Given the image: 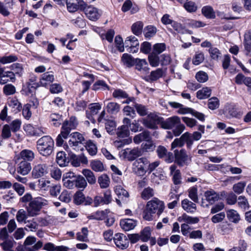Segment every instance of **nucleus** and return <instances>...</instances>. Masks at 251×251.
<instances>
[{
	"label": "nucleus",
	"mask_w": 251,
	"mask_h": 251,
	"mask_svg": "<svg viewBox=\"0 0 251 251\" xmlns=\"http://www.w3.org/2000/svg\"><path fill=\"white\" fill-rule=\"evenodd\" d=\"M165 206L164 202L156 198L147 202L143 212V218L148 221H152L155 218V214L159 216L163 212Z\"/></svg>",
	"instance_id": "obj_1"
},
{
	"label": "nucleus",
	"mask_w": 251,
	"mask_h": 251,
	"mask_svg": "<svg viewBox=\"0 0 251 251\" xmlns=\"http://www.w3.org/2000/svg\"><path fill=\"white\" fill-rule=\"evenodd\" d=\"M54 146V141L50 136H44L37 142V149L43 156H49L51 154Z\"/></svg>",
	"instance_id": "obj_2"
},
{
	"label": "nucleus",
	"mask_w": 251,
	"mask_h": 251,
	"mask_svg": "<svg viewBox=\"0 0 251 251\" xmlns=\"http://www.w3.org/2000/svg\"><path fill=\"white\" fill-rule=\"evenodd\" d=\"M47 200L42 197H37L33 199L29 203L27 211L30 216L38 215L43 207L48 205Z\"/></svg>",
	"instance_id": "obj_3"
},
{
	"label": "nucleus",
	"mask_w": 251,
	"mask_h": 251,
	"mask_svg": "<svg viewBox=\"0 0 251 251\" xmlns=\"http://www.w3.org/2000/svg\"><path fill=\"white\" fill-rule=\"evenodd\" d=\"M85 141L83 135L79 132H75L71 134L68 144L73 150L76 151H82L84 147Z\"/></svg>",
	"instance_id": "obj_4"
},
{
	"label": "nucleus",
	"mask_w": 251,
	"mask_h": 251,
	"mask_svg": "<svg viewBox=\"0 0 251 251\" xmlns=\"http://www.w3.org/2000/svg\"><path fill=\"white\" fill-rule=\"evenodd\" d=\"M149 161L145 157H141L136 160L132 164L133 172L138 176H143L147 173L146 166Z\"/></svg>",
	"instance_id": "obj_5"
},
{
	"label": "nucleus",
	"mask_w": 251,
	"mask_h": 251,
	"mask_svg": "<svg viewBox=\"0 0 251 251\" xmlns=\"http://www.w3.org/2000/svg\"><path fill=\"white\" fill-rule=\"evenodd\" d=\"M174 156L175 163L180 167L188 165L191 162V157L187 154L184 149L175 150Z\"/></svg>",
	"instance_id": "obj_6"
},
{
	"label": "nucleus",
	"mask_w": 251,
	"mask_h": 251,
	"mask_svg": "<svg viewBox=\"0 0 251 251\" xmlns=\"http://www.w3.org/2000/svg\"><path fill=\"white\" fill-rule=\"evenodd\" d=\"M48 173V166L44 163H36L33 165L31 175L34 179L46 176Z\"/></svg>",
	"instance_id": "obj_7"
},
{
	"label": "nucleus",
	"mask_w": 251,
	"mask_h": 251,
	"mask_svg": "<svg viewBox=\"0 0 251 251\" xmlns=\"http://www.w3.org/2000/svg\"><path fill=\"white\" fill-rule=\"evenodd\" d=\"M119 154L120 157L124 159H126L128 161H133L141 155L142 153L141 150L137 148H134L132 149L126 148L122 150Z\"/></svg>",
	"instance_id": "obj_8"
},
{
	"label": "nucleus",
	"mask_w": 251,
	"mask_h": 251,
	"mask_svg": "<svg viewBox=\"0 0 251 251\" xmlns=\"http://www.w3.org/2000/svg\"><path fill=\"white\" fill-rule=\"evenodd\" d=\"M81 8L83 9L87 18L91 21L97 20L100 16L99 10L92 6H87L83 3L81 4Z\"/></svg>",
	"instance_id": "obj_9"
},
{
	"label": "nucleus",
	"mask_w": 251,
	"mask_h": 251,
	"mask_svg": "<svg viewBox=\"0 0 251 251\" xmlns=\"http://www.w3.org/2000/svg\"><path fill=\"white\" fill-rule=\"evenodd\" d=\"M126 51L129 52L135 53L138 50L139 43L136 37L130 36L126 38L124 43Z\"/></svg>",
	"instance_id": "obj_10"
},
{
	"label": "nucleus",
	"mask_w": 251,
	"mask_h": 251,
	"mask_svg": "<svg viewBox=\"0 0 251 251\" xmlns=\"http://www.w3.org/2000/svg\"><path fill=\"white\" fill-rule=\"evenodd\" d=\"M114 242L116 246L122 250L127 249L129 246L128 239L123 233H118L115 234L114 236Z\"/></svg>",
	"instance_id": "obj_11"
},
{
	"label": "nucleus",
	"mask_w": 251,
	"mask_h": 251,
	"mask_svg": "<svg viewBox=\"0 0 251 251\" xmlns=\"http://www.w3.org/2000/svg\"><path fill=\"white\" fill-rule=\"evenodd\" d=\"M74 202L77 205H90L93 202V200L89 197H85L81 191H77L74 195Z\"/></svg>",
	"instance_id": "obj_12"
},
{
	"label": "nucleus",
	"mask_w": 251,
	"mask_h": 251,
	"mask_svg": "<svg viewBox=\"0 0 251 251\" xmlns=\"http://www.w3.org/2000/svg\"><path fill=\"white\" fill-rule=\"evenodd\" d=\"M77 122L75 117H71L69 121H65L61 128V130L66 133L70 134L72 129L75 128Z\"/></svg>",
	"instance_id": "obj_13"
},
{
	"label": "nucleus",
	"mask_w": 251,
	"mask_h": 251,
	"mask_svg": "<svg viewBox=\"0 0 251 251\" xmlns=\"http://www.w3.org/2000/svg\"><path fill=\"white\" fill-rule=\"evenodd\" d=\"M138 221L132 219H122L120 222L121 228L126 231H128L135 228L137 225Z\"/></svg>",
	"instance_id": "obj_14"
},
{
	"label": "nucleus",
	"mask_w": 251,
	"mask_h": 251,
	"mask_svg": "<svg viewBox=\"0 0 251 251\" xmlns=\"http://www.w3.org/2000/svg\"><path fill=\"white\" fill-rule=\"evenodd\" d=\"M180 123V118L174 116L167 119L161 123V126L165 129H172L174 128L178 124Z\"/></svg>",
	"instance_id": "obj_15"
},
{
	"label": "nucleus",
	"mask_w": 251,
	"mask_h": 251,
	"mask_svg": "<svg viewBox=\"0 0 251 251\" xmlns=\"http://www.w3.org/2000/svg\"><path fill=\"white\" fill-rule=\"evenodd\" d=\"M157 119V117L155 114L150 113L146 118L143 119V124L148 128L155 129L157 127L156 124Z\"/></svg>",
	"instance_id": "obj_16"
},
{
	"label": "nucleus",
	"mask_w": 251,
	"mask_h": 251,
	"mask_svg": "<svg viewBox=\"0 0 251 251\" xmlns=\"http://www.w3.org/2000/svg\"><path fill=\"white\" fill-rule=\"evenodd\" d=\"M170 174L173 176V180L175 185H178L181 183V176L180 172L177 169V167L175 165H172L170 167Z\"/></svg>",
	"instance_id": "obj_17"
},
{
	"label": "nucleus",
	"mask_w": 251,
	"mask_h": 251,
	"mask_svg": "<svg viewBox=\"0 0 251 251\" xmlns=\"http://www.w3.org/2000/svg\"><path fill=\"white\" fill-rule=\"evenodd\" d=\"M134 65L136 70L143 73L146 74L150 70L148 63L145 59L136 58Z\"/></svg>",
	"instance_id": "obj_18"
},
{
	"label": "nucleus",
	"mask_w": 251,
	"mask_h": 251,
	"mask_svg": "<svg viewBox=\"0 0 251 251\" xmlns=\"http://www.w3.org/2000/svg\"><path fill=\"white\" fill-rule=\"evenodd\" d=\"M31 170V166L30 163L22 161L18 164L17 168V172L23 176L27 175Z\"/></svg>",
	"instance_id": "obj_19"
},
{
	"label": "nucleus",
	"mask_w": 251,
	"mask_h": 251,
	"mask_svg": "<svg viewBox=\"0 0 251 251\" xmlns=\"http://www.w3.org/2000/svg\"><path fill=\"white\" fill-rule=\"evenodd\" d=\"M54 80V75L50 72H46L42 74L40 78L41 86L46 87Z\"/></svg>",
	"instance_id": "obj_20"
},
{
	"label": "nucleus",
	"mask_w": 251,
	"mask_h": 251,
	"mask_svg": "<svg viewBox=\"0 0 251 251\" xmlns=\"http://www.w3.org/2000/svg\"><path fill=\"white\" fill-rule=\"evenodd\" d=\"M181 206L182 208L188 213H194L196 210L195 203L186 199L182 201Z\"/></svg>",
	"instance_id": "obj_21"
},
{
	"label": "nucleus",
	"mask_w": 251,
	"mask_h": 251,
	"mask_svg": "<svg viewBox=\"0 0 251 251\" xmlns=\"http://www.w3.org/2000/svg\"><path fill=\"white\" fill-rule=\"evenodd\" d=\"M206 200L211 204L214 203L219 199V195L213 190L207 191L204 193Z\"/></svg>",
	"instance_id": "obj_22"
},
{
	"label": "nucleus",
	"mask_w": 251,
	"mask_h": 251,
	"mask_svg": "<svg viewBox=\"0 0 251 251\" xmlns=\"http://www.w3.org/2000/svg\"><path fill=\"white\" fill-rule=\"evenodd\" d=\"M8 106L13 112L17 113L22 109V105L16 98H9L8 101Z\"/></svg>",
	"instance_id": "obj_23"
},
{
	"label": "nucleus",
	"mask_w": 251,
	"mask_h": 251,
	"mask_svg": "<svg viewBox=\"0 0 251 251\" xmlns=\"http://www.w3.org/2000/svg\"><path fill=\"white\" fill-rule=\"evenodd\" d=\"M43 249L47 251H68L69 248L64 246H56L53 243L48 242L44 245Z\"/></svg>",
	"instance_id": "obj_24"
},
{
	"label": "nucleus",
	"mask_w": 251,
	"mask_h": 251,
	"mask_svg": "<svg viewBox=\"0 0 251 251\" xmlns=\"http://www.w3.org/2000/svg\"><path fill=\"white\" fill-rule=\"evenodd\" d=\"M151 137L148 131H144L136 135L133 138V141L135 144H139L143 141L150 140Z\"/></svg>",
	"instance_id": "obj_25"
},
{
	"label": "nucleus",
	"mask_w": 251,
	"mask_h": 251,
	"mask_svg": "<svg viewBox=\"0 0 251 251\" xmlns=\"http://www.w3.org/2000/svg\"><path fill=\"white\" fill-rule=\"evenodd\" d=\"M20 156L23 161H32L35 157V154L31 150L25 149L21 151Z\"/></svg>",
	"instance_id": "obj_26"
},
{
	"label": "nucleus",
	"mask_w": 251,
	"mask_h": 251,
	"mask_svg": "<svg viewBox=\"0 0 251 251\" xmlns=\"http://www.w3.org/2000/svg\"><path fill=\"white\" fill-rule=\"evenodd\" d=\"M106 110L111 114H116L120 109L121 105L116 102H108L106 105Z\"/></svg>",
	"instance_id": "obj_27"
},
{
	"label": "nucleus",
	"mask_w": 251,
	"mask_h": 251,
	"mask_svg": "<svg viewBox=\"0 0 251 251\" xmlns=\"http://www.w3.org/2000/svg\"><path fill=\"white\" fill-rule=\"evenodd\" d=\"M178 220L180 222H184L186 224H195L198 223L200 220L199 218L196 217H191L186 214H183L182 216L178 218Z\"/></svg>",
	"instance_id": "obj_28"
},
{
	"label": "nucleus",
	"mask_w": 251,
	"mask_h": 251,
	"mask_svg": "<svg viewBox=\"0 0 251 251\" xmlns=\"http://www.w3.org/2000/svg\"><path fill=\"white\" fill-rule=\"evenodd\" d=\"M98 182L101 189H105L109 186L110 179L106 174H102L98 177Z\"/></svg>",
	"instance_id": "obj_29"
},
{
	"label": "nucleus",
	"mask_w": 251,
	"mask_h": 251,
	"mask_svg": "<svg viewBox=\"0 0 251 251\" xmlns=\"http://www.w3.org/2000/svg\"><path fill=\"white\" fill-rule=\"evenodd\" d=\"M136 58H134L128 53H124L122 57V61L124 64L127 67H131L135 65Z\"/></svg>",
	"instance_id": "obj_30"
},
{
	"label": "nucleus",
	"mask_w": 251,
	"mask_h": 251,
	"mask_svg": "<svg viewBox=\"0 0 251 251\" xmlns=\"http://www.w3.org/2000/svg\"><path fill=\"white\" fill-rule=\"evenodd\" d=\"M56 160L60 167L66 166L69 163V159L66 157L64 151H59L57 153Z\"/></svg>",
	"instance_id": "obj_31"
},
{
	"label": "nucleus",
	"mask_w": 251,
	"mask_h": 251,
	"mask_svg": "<svg viewBox=\"0 0 251 251\" xmlns=\"http://www.w3.org/2000/svg\"><path fill=\"white\" fill-rule=\"evenodd\" d=\"M76 239L78 241L83 242H88V230L87 228L83 227L81 228V231L77 232Z\"/></svg>",
	"instance_id": "obj_32"
},
{
	"label": "nucleus",
	"mask_w": 251,
	"mask_h": 251,
	"mask_svg": "<svg viewBox=\"0 0 251 251\" xmlns=\"http://www.w3.org/2000/svg\"><path fill=\"white\" fill-rule=\"evenodd\" d=\"M226 216L229 221L234 223H237L240 220L238 213L235 210L230 209L226 211Z\"/></svg>",
	"instance_id": "obj_33"
},
{
	"label": "nucleus",
	"mask_w": 251,
	"mask_h": 251,
	"mask_svg": "<svg viewBox=\"0 0 251 251\" xmlns=\"http://www.w3.org/2000/svg\"><path fill=\"white\" fill-rule=\"evenodd\" d=\"M148 60L150 65L152 67L159 66L160 63L159 56L154 52H151L148 55Z\"/></svg>",
	"instance_id": "obj_34"
},
{
	"label": "nucleus",
	"mask_w": 251,
	"mask_h": 251,
	"mask_svg": "<svg viewBox=\"0 0 251 251\" xmlns=\"http://www.w3.org/2000/svg\"><path fill=\"white\" fill-rule=\"evenodd\" d=\"M211 90L209 87H204L197 92V97L200 100L205 99L211 95Z\"/></svg>",
	"instance_id": "obj_35"
},
{
	"label": "nucleus",
	"mask_w": 251,
	"mask_h": 251,
	"mask_svg": "<svg viewBox=\"0 0 251 251\" xmlns=\"http://www.w3.org/2000/svg\"><path fill=\"white\" fill-rule=\"evenodd\" d=\"M151 228L149 226L145 227L140 231L141 240L144 242H148L151 237Z\"/></svg>",
	"instance_id": "obj_36"
},
{
	"label": "nucleus",
	"mask_w": 251,
	"mask_h": 251,
	"mask_svg": "<svg viewBox=\"0 0 251 251\" xmlns=\"http://www.w3.org/2000/svg\"><path fill=\"white\" fill-rule=\"evenodd\" d=\"M202 14L208 19H214L215 18V13L210 6H205L201 9Z\"/></svg>",
	"instance_id": "obj_37"
},
{
	"label": "nucleus",
	"mask_w": 251,
	"mask_h": 251,
	"mask_svg": "<svg viewBox=\"0 0 251 251\" xmlns=\"http://www.w3.org/2000/svg\"><path fill=\"white\" fill-rule=\"evenodd\" d=\"M164 74V71L162 69L158 68L154 71L151 72L148 76L149 79L151 81H155L162 77Z\"/></svg>",
	"instance_id": "obj_38"
},
{
	"label": "nucleus",
	"mask_w": 251,
	"mask_h": 251,
	"mask_svg": "<svg viewBox=\"0 0 251 251\" xmlns=\"http://www.w3.org/2000/svg\"><path fill=\"white\" fill-rule=\"evenodd\" d=\"M86 178L87 181L90 184H94L96 182V178L94 173L89 169H84L82 172Z\"/></svg>",
	"instance_id": "obj_39"
},
{
	"label": "nucleus",
	"mask_w": 251,
	"mask_h": 251,
	"mask_svg": "<svg viewBox=\"0 0 251 251\" xmlns=\"http://www.w3.org/2000/svg\"><path fill=\"white\" fill-rule=\"evenodd\" d=\"M130 132L128 126H122L119 127L117 130L116 134L119 138H125L128 137Z\"/></svg>",
	"instance_id": "obj_40"
},
{
	"label": "nucleus",
	"mask_w": 251,
	"mask_h": 251,
	"mask_svg": "<svg viewBox=\"0 0 251 251\" xmlns=\"http://www.w3.org/2000/svg\"><path fill=\"white\" fill-rule=\"evenodd\" d=\"M246 184L245 181L238 182L233 185L232 190L235 194H241L244 191Z\"/></svg>",
	"instance_id": "obj_41"
},
{
	"label": "nucleus",
	"mask_w": 251,
	"mask_h": 251,
	"mask_svg": "<svg viewBox=\"0 0 251 251\" xmlns=\"http://www.w3.org/2000/svg\"><path fill=\"white\" fill-rule=\"evenodd\" d=\"M109 209H105L102 211H98L95 213H93L91 217L93 219L97 220H102L105 219L107 215L110 213Z\"/></svg>",
	"instance_id": "obj_42"
},
{
	"label": "nucleus",
	"mask_w": 251,
	"mask_h": 251,
	"mask_svg": "<svg viewBox=\"0 0 251 251\" xmlns=\"http://www.w3.org/2000/svg\"><path fill=\"white\" fill-rule=\"evenodd\" d=\"M12 5V2H0V13L4 16L9 15L10 13L9 9L11 8Z\"/></svg>",
	"instance_id": "obj_43"
},
{
	"label": "nucleus",
	"mask_w": 251,
	"mask_h": 251,
	"mask_svg": "<svg viewBox=\"0 0 251 251\" xmlns=\"http://www.w3.org/2000/svg\"><path fill=\"white\" fill-rule=\"evenodd\" d=\"M92 89L95 91H97L99 90H109V87L107 85L104 81L99 80L96 81V82L93 84Z\"/></svg>",
	"instance_id": "obj_44"
},
{
	"label": "nucleus",
	"mask_w": 251,
	"mask_h": 251,
	"mask_svg": "<svg viewBox=\"0 0 251 251\" xmlns=\"http://www.w3.org/2000/svg\"><path fill=\"white\" fill-rule=\"evenodd\" d=\"M157 32L156 28L152 25H148L144 28V33L146 38L150 39L154 36Z\"/></svg>",
	"instance_id": "obj_45"
},
{
	"label": "nucleus",
	"mask_w": 251,
	"mask_h": 251,
	"mask_svg": "<svg viewBox=\"0 0 251 251\" xmlns=\"http://www.w3.org/2000/svg\"><path fill=\"white\" fill-rule=\"evenodd\" d=\"M154 190L152 188L148 187L143 189L141 193V198L144 200H148L154 196Z\"/></svg>",
	"instance_id": "obj_46"
},
{
	"label": "nucleus",
	"mask_w": 251,
	"mask_h": 251,
	"mask_svg": "<svg viewBox=\"0 0 251 251\" xmlns=\"http://www.w3.org/2000/svg\"><path fill=\"white\" fill-rule=\"evenodd\" d=\"M181 139L183 140V143L186 144V147L188 149H190L193 144V139L192 138L191 134L186 132L181 135Z\"/></svg>",
	"instance_id": "obj_47"
},
{
	"label": "nucleus",
	"mask_w": 251,
	"mask_h": 251,
	"mask_svg": "<svg viewBox=\"0 0 251 251\" xmlns=\"http://www.w3.org/2000/svg\"><path fill=\"white\" fill-rule=\"evenodd\" d=\"M24 129L25 132L28 133L29 135H41L45 133V132L43 130V129H39L38 130L40 131L39 132H34V127L30 124H28L25 125L24 126Z\"/></svg>",
	"instance_id": "obj_48"
},
{
	"label": "nucleus",
	"mask_w": 251,
	"mask_h": 251,
	"mask_svg": "<svg viewBox=\"0 0 251 251\" xmlns=\"http://www.w3.org/2000/svg\"><path fill=\"white\" fill-rule=\"evenodd\" d=\"M103 123L105 124V129L107 132L113 134L116 126L115 122L112 120H107Z\"/></svg>",
	"instance_id": "obj_49"
},
{
	"label": "nucleus",
	"mask_w": 251,
	"mask_h": 251,
	"mask_svg": "<svg viewBox=\"0 0 251 251\" xmlns=\"http://www.w3.org/2000/svg\"><path fill=\"white\" fill-rule=\"evenodd\" d=\"M90 165L92 169L95 172H102L104 170L102 163L100 160H93Z\"/></svg>",
	"instance_id": "obj_50"
},
{
	"label": "nucleus",
	"mask_w": 251,
	"mask_h": 251,
	"mask_svg": "<svg viewBox=\"0 0 251 251\" xmlns=\"http://www.w3.org/2000/svg\"><path fill=\"white\" fill-rule=\"evenodd\" d=\"M85 147L90 155L93 156L96 154L97 148L96 145L92 141L90 140L87 142Z\"/></svg>",
	"instance_id": "obj_51"
},
{
	"label": "nucleus",
	"mask_w": 251,
	"mask_h": 251,
	"mask_svg": "<svg viewBox=\"0 0 251 251\" xmlns=\"http://www.w3.org/2000/svg\"><path fill=\"white\" fill-rule=\"evenodd\" d=\"M238 204L239 207L244 210H246L250 207V205L247 199L245 197L243 196H240L238 197Z\"/></svg>",
	"instance_id": "obj_52"
},
{
	"label": "nucleus",
	"mask_w": 251,
	"mask_h": 251,
	"mask_svg": "<svg viewBox=\"0 0 251 251\" xmlns=\"http://www.w3.org/2000/svg\"><path fill=\"white\" fill-rule=\"evenodd\" d=\"M133 106L140 116H144L148 114V109L145 105L135 103Z\"/></svg>",
	"instance_id": "obj_53"
},
{
	"label": "nucleus",
	"mask_w": 251,
	"mask_h": 251,
	"mask_svg": "<svg viewBox=\"0 0 251 251\" xmlns=\"http://www.w3.org/2000/svg\"><path fill=\"white\" fill-rule=\"evenodd\" d=\"M204 59V54L202 52H197L192 59V63L194 65H199L203 61Z\"/></svg>",
	"instance_id": "obj_54"
},
{
	"label": "nucleus",
	"mask_w": 251,
	"mask_h": 251,
	"mask_svg": "<svg viewBox=\"0 0 251 251\" xmlns=\"http://www.w3.org/2000/svg\"><path fill=\"white\" fill-rule=\"evenodd\" d=\"M61 186L60 184H53L50 186L49 193L52 197H56L60 193Z\"/></svg>",
	"instance_id": "obj_55"
},
{
	"label": "nucleus",
	"mask_w": 251,
	"mask_h": 251,
	"mask_svg": "<svg viewBox=\"0 0 251 251\" xmlns=\"http://www.w3.org/2000/svg\"><path fill=\"white\" fill-rule=\"evenodd\" d=\"M143 27V24L141 22H137L132 25V31L136 35H140L142 33Z\"/></svg>",
	"instance_id": "obj_56"
},
{
	"label": "nucleus",
	"mask_w": 251,
	"mask_h": 251,
	"mask_svg": "<svg viewBox=\"0 0 251 251\" xmlns=\"http://www.w3.org/2000/svg\"><path fill=\"white\" fill-rule=\"evenodd\" d=\"M61 115L57 113H51L50 115V120L53 122V124L55 126H59L62 121Z\"/></svg>",
	"instance_id": "obj_57"
},
{
	"label": "nucleus",
	"mask_w": 251,
	"mask_h": 251,
	"mask_svg": "<svg viewBox=\"0 0 251 251\" xmlns=\"http://www.w3.org/2000/svg\"><path fill=\"white\" fill-rule=\"evenodd\" d=\"M2 243H0V246L5 251H13L12 248L14 246V242L11 240H4Z\"/></svg>",
	"instance_id": "obj_58"
},
{
	"label": "nucleus",
	"mask_w": 251,
	"mask_h": 251,
	"mask_svg": "<svg viewBox=\"0 0 251 251\" xmlns=\"http://www.w3.org/2000/svg\"><path fill=\"white\" fill-rule=\"evenodd\" d=\"M87 185L85 178L82 176H79L75 179V185L78 188L84 189Z\"/></svg>",
	"instance_id": "obj_59"
},
{
	"label": "nucleus",
	"mask_w": 251,
	"mask_h": 251,
	"mask_svg": "<svg viewBox=\"0 0 251 251\" xmlns=\"http://www.w3.org/2000/svg\"><path fill=\"white\" fill-rule=\"evenodd\" d=\"M217 230L218 232L222 235L228 234L230 230L228 225L224 223L217 226Z\"/></svg>",
	"instance_id": "obj_60"
},
{
	"label": "nucleus",
	"mask_w": 251,
	"mask_h": 251,
	"mask_svg": "<svg viewBox=\"0 0 251 251\" xmlns=\"http://www.w3.org/2000/svg\"><path fill=\"white\" fill-rule=\"evenodd\" d=\"M114 191L117 195L119 197H124L127 198L129 196L128 193L124 189L121 185H117L115 187Z\"/></svg>",
	"instance_id": "obj_61"
},
{
	"label": "nucleus",
	"mask_w": 251,
	"mask_h": 251,
	"mask_svg": "<svg viewBox=\"0 0 251 251\" xmlns=\"http://www.w3.org/2000/svg\"><path fill=\"white\" fill-rule=\"evenodd\" d=\"M27 218V214L24 209H20L16 215V219L19 223L24 222L25 224L26 223L25 220Z\"/></svg>",
	"instance_id": "obj_62"
},
{
	"label": "nucleus",
	"mask_w": 251,
	"mask_h": 251,
	"mask_svg": "<svg viewBox=\"0 0 251 251\" xmlns=\"http://www.w3.org/2000/svg\"><path fill=\"white\" fill-rule=\"evenodd\" d=\"M245 48L248 51L251 50V30L248 31L245 35Z\"/></svg>",
	"instance_id": "obj_63"
},
{
	"label": "nucleus",
	"mask_w": 251,
	"mask_h": 251,
	"mask_svg": "<svg viewBox=\"0 0 251 251\" xmlns=\"http://www.w3.org/2000/svg\"><path fill=\"white\" fill-rule=\"evenodd\" d=\"M211 57L214 60H218L221 57V53L216 48L211 47L209 50Z\"/></svg>",
	"instance_id": "obj_64"
}]
</instances>
